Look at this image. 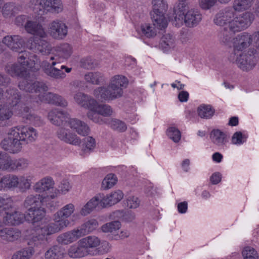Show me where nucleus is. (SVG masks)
<instances>
[{"label": "nucleus", "instance_id": "f257e3e1", "mask_svg": "<svg viewBox=\"0 0 259 259\" xmlns=\"http://www.w3.org/2000/svg\"><path fill=\"white\" fill-rule=\"evenodd\" d=\"M3 42L13 51L20 52L17 63L8 64L5 67L6 72L11 76H18L23 78L18 85L20 90L38 94L37 96L41 102L63 107L67 106V101L61 96L51 92H45L48 88L44 82L33 81L27 78L29 74L27 68L28 58H27L26 52L20 51L25 44V40L23 37L18 35H8L3 38Z\"/></svg>", "mask_w": 259, "mask_h": 259}, {"label": "nucleus", "instance_id": "f03ea898", "mask_svg": "<svg viewBox=\"0 0 259 259\" xmlns=\"http://www.w3.org/2000/svg\"><path fill=\"white\" fill-rule=\"evenodd\" d=\"M127 83V80L124 76L115 75L111 78L108 85L97 88L94 90L93 95L102 102L115 100L122 96V87L126 86Z\"/></svg>", "mask_w": 259, "mask_h": 259}, {"label": "nucleus", "instance_id": "7ed1b4c3", "mask_svg": "<svg viewBox=\"0 0 259 259\" xmlns=\"http://www.w3.org/2000/svg\"><path fill=\"white\" fill-rule=\"evenodd\" d=\"M256 52V49L250 48L243 52L231 53L229 59L235 63L243 71L248 72L252 70L256 64V60L254 55Z\"/></svg>", "mask_w": 259, "mask_h": 259}, {"label": "nucleus", "instance_id": "20e7f679", "mask_svg": "<svg viewBox=\"0 0 259 259\" xmlns=\"http://www.w3.org/2000/svg\"><path fill=\"white\" fill-rule=\"evenodd\" d=\"M152 11L150 13L153 25L159 29L165 28L167 25L164 13L167 9L166 0H152Z\"/></svg>", "mask_w": 259, "mask_h": 259}, {"label": "nucleus", "instance_id": "39448f33", "mask_svg": "<svg viewBox=\"0 0 259 259\" xmlns=\"http://www.w3.org/2000/svg\"><path fill=\"white\" fill-rule=\"evenodd\" d=\"M74 211V206L72 203L65 205L61 209L56 212L53 217V223L51 224L59 231L60 232L67 227L70 224L67 218Z\"/></svg>", "mask_w": 259, "mask_h": 259}, {"label": "nucleus", "instance_id": "423d86ee", "mask_svg": "<svg viewBox=\"0 0 259 259\" xmlns=\"http://www.w3.org/2000/svg\"><path fill=\"white\" fill-rule=\"evenodd\" d=\"M62 10L60 0H35L33 7L34 13L38 16H42L48 12H59Z\"/></svg>", "mask_w": 259, "mask_h": 259}, {"label": "nucleus", "instance_id": "0eeeda50", "mask_svg": "<svg viewBox=\"0 0 259 259\" xmlns=\"http://www.w3.org/2000/svg\"><path fill=\"white\" fill-rule=\"evenodd\" d=\"M58 232L59 231L51 223L42 226H37L35 227V233L28 243L30 245L38 246L47 241L48 236Z\"/></svg>", "mask_w": 259, "mask_h": 259}, {"label": "nucleus", "instance_id": "6e6552de", "mask_svg": "<svg viewBox=\"0 0 259 259\" xmlns=\"http://www.w3.org/2000/svg\"><path fill=\"white\" fill-rule=\"evenodd\" d=\"M18 131H15L13 127L10 130L8 137L2 141V148L10 153H16L20 151L22 143L19 137Z\"/></svg>", "mask_w": 259, "mask_h": 259}, {"label": "nucleus", "instance_id": "1a4fd4ad", "mask_svg": "<svg viewBox=\"0 0 259 259\" xmlns=\"http://www.w3.org/2000/svg\"><path fill=\"white\" fill-rule=\"evenodd\" d=\"M254 15L249 12H246L236 16L231 22L230 29L234 31H241L247 28L254 20Z\"/></svg>", "mask_w": 259, "mask_h": 259}, {"label": "nucleus", "instance_id": "9d476101", "mask_svg": "<svg viewBox=\"0 0 259 259\" xmlns=\"http://www.w3.org/2000/svg\"><path fill=\"white\" fill-rule=\"evenodd\" d=\"M72 48L68 44H63L55 49V52L49 58L53 61L52 65H56L67 60L72 54Z\"/></svg>", "mask_w": 259, "mask_h": 259}, {"label": "nucleus", "instance_id": "9b49d317", "mask_svg": "<svg viewBox=\"0 0 259 259\" xmlns=\"http://www.w3.org/2000/svg\"><path fill=\"white\" fill-rule=\"evenodd\" d=\"M56 136L61 141L73 146H79L81 140L77 135L70 130L60 127L56 132Z\"/></svg>", "mask_w": 259, "mask_h": 259}, {"label": "nucleus", "instance_id": "f8f14e48", "mask_svg": "<svg viewBox=\"0 0 259 259\" xmlns=\"http://www.w3.org/2000/svg\"><path fill=\"white\" fill-rule=\"evenodd\" d=\"M251 44V34L247 32L241 33L233 39V52L232 53L243 52Z\"/></svg>", "mask_w": 259, "mask_h": 259}, {"label": "nucleus", "instance_id": "ddd939ff", "mask_svg": "<svg viewBox=\"0 0 259 259\" xmlns=\"http://www.w3.org/2000/svg\"><path fill=\"white\" fill-rule=\"evenodd\" d=\"M189 8L186 0H181L174 6V19L172 20V21L176 27H180L184 24L185 15L190 10Z\"/></svg>", "mask_w": 259, "mask_h": 259}, {"label": "nucleus", "instance_id": "4468645a", "mask_svg": "<svg viewBox=\"0 0 259 259\" xmlns=\"http://www.w3.org/2000/svg\"><path fill=\"white\" fill-rule=\"evenodd\" d=\"M42 65L44 66V71L49 76L55 79H61L66 77V74L63 72L62 69H65L67 73L70 72L72 68H68L65 65L55 67V65H53L52 63L50 65L47 61H44L42 63Z\"/></svg>", "mask_w": 259, "mask_h": 259}, {"label": "nucleus", "instance_id": "2eb2a0df", "mask_svg": "<svg viewBox=\"0 0 259 259\" xmlns=\"http://www.w3.org/2000/svg\"><path fill=\"white\" fill-rule=\"evenodd\" d=\"M48 117L50 122L57 126H65L70 119V115L67 112L58 109L49 112Z\"/></svg>", "mask_w": 259, "mask_h": 259}, {"label": "nucleus", "instance_id": "dca6fc26", "mask_svg": "<svg viewBox=\"0 0 259 259\" xmlns=\"http://www.w3.org/2000/svg\"><path fill=\"white\" fill-rule=\"evenodd\" d=\"M235 12L231 8H226L217 13L214 18V22L218 25L228 27L230 28L231 22L234 19Z\"/></svg>", "mask_w": 259, "mask_h": 259}, {"label": "nucleus", "instance_id": "f3484780", "mask_svg": "<svg viewBox=\"0 0 259 259\" xmlns=\"http://www.w3.org/2000/svg\"><path fill=\"white\" fill-rule=\"evenodd\" d=\"M49 32L50 35L54 38L62 39L67 34V27L62 21L55 20L50 24Z\"/></svg>", "mask_w": 259, "mask_h": 259}, {"label": "nucleus", "instance_id": "a211bd4d", "mask_svg": "<svg viewBox=\"0 0 259 259\" xmlns=\"http://www.w3.org/2000/svg\"><path fill=\"white\" fill-rule=\"evenodd\" d=\"M15 131H18L19 138L23 143L26 142V143L29 142H33L35 141L37 137V133L36 130L29 126H18L14 127Z\"/></svg>", "mask_w": 259, "mask_h": 259}, {"label": "nucleus", "instance_id": "6ab92c4d", "mask_svg": "<svg viewBox=\"0 0 259 259\" xmlns=\"http://www.w3.org/2000/svg\"><path fill=\"white\" fill-rule=\"evenodd\" d=\"M28 48L35 53H40L45 55L50 54L51 51V47L47 41L37 38L30 43Z\"/></svg>", "mask_w": 259, "mask_h": 259}, {"label": "nucleus", "instance_id": "aec40b11", "mask_svg": "<svg viewBox=\"0 0 259 259\" xmlns=\"http://www.w3.org/2000/svg\"><path fill=\"white\" fill-rule=\"evenodd\" d=\"M38 22L34 21H27L25 25L26 30L30 34L38 35L41 37L46 36V33L40 22L44 21V17L40 18V16H38Z\"/></svg>", "mask_w": 259, "mask_h": 259}, {"label": "nucleus", "instance_id": "412c9836", "mask_svg": "<svg viewBox=\"0 0 259 259\" xmlns=\"http://www.w3.org/2000/svg\"><path fill=\"white\" fill-rule=\"evenodd\" d=\"M6 215L4 217V221L8 224L17 225L22 223L24 219L23 213L14 208L13 206L5 212Z\"/></svg>", "mask_w": 259, "mask_h": 259}, {"label": "nucleus", "instance_id": "4be33fe9", "mask_svg": "<svg viewBox=\"0 0 259 259\" xmlns=\"http://www.w3.org/2000/svg\"><path fill=\"white\" fill-rule=\"evenodd\" d=\"M81 237L77 228L63 233L57 237V241L61 244L68 245Z\"/></svg>", "mask_w": 259, "mask_h": 259}, {"label": "nucleus", "instance_id": "5701e85b", "mask_svg": "<svg viewBox=\"0 0 259 259\" xmlns=\"http://www.w3.org/2000/svg\"><path fill=\"white\" fill-rule=\"evenodd\" d=\"M202 20V15L197 10L191 9L188 11L184 19V23L188 27L197 26Z\"/></svg>", "mask_w": 259, "mask_h": 259}, {"label": "nucleus", "instance_id": "b1692460", "mask_svg": "<svg viewBox=\"0 0 259 259\" xmlns=\"http://www.w3.org/2000/svg\"><path fill=\"white\" fill-rule=\"evenodd\" d=\"M102 197V194L100 193L89 201L81 209V214L85 216L90 213L97 207L99 206L104 207L103 206Z\"/></svg>", "mask_w": 259, "mask_h": 259}, {"label": "nucleus", "instance_id": "393cba45", "mask_svg": "<svg viewBox=\"0 0 259 259\" xmlns=\"http://www.w3.org/2000/svg\"><path fill=\"white\" fill-rule=\"evenodd\" d=\"M74 99L78 105L90 110L96 103L95 99L80 92L76 93L74 96Z\"/></svg>", "mask_w": 259, "mask_h": 259}, {"label": "nucleus", "instance_id": "a878e982", "mask_svg": "<svg viewBox=\"0 0 259 259\" xmlns=\"http://www.w3.org/2000/svg\"><path fill=\"white\" fill-rule=\"evenodd\" d=\"M7 103L14 110L18 109L21 105V95L15 89L10 88L7 91Z\"/></svg>", "mask_w": 259, "mask_h": 259}, {"label": "nucleus", "instance_id": "bb28decb", "mask_svg": "<svg viewBox=\"0 0 259 259\" xmlns=\"http://www.w3.org/2000/svg\"><path fill=\"white\" fill-rule=\"evenodd\" d=\"M102 194V203L104 207L111 206L119 202L123 197V194L120 190H117L105 196Z\"/></svg>", "mask_w": 259, "mask_h": 259}, {"label": "nucleus", "instance_id": "cd10ccee", "mask_svg": "<svg viewBox=\"0 0 259 259\" xmlns=\"http://www.w3.org/2000/svg\"><path fill=\"white\" fill-rule=\"evenodd\" d=\"M67 123L69 125L71 128L75 130L79 135L85 136L89 133L90 129L89 126L85 123L79 119L70 118Z\"/></svg>", "mask_w": 259, "mask_h": 259}, {"label": "nucleus", "instance_id": "c85d7f7f", "mask_svg": "<svg viewBox=\"0 0 259 259\" xmlns=\"http://www.w3.org/2000/svg\"><path fill=\"white\" fill-rule=\"evenodd\" d=\"M21 232L15 228H5L0 230V237L4 240L13 242L21 237Z\"/></svg>", "mask_w": 259, "mask_h": 259}, {"label": "nucleus", "instance_id": "c756f323", "mask_svg": "<svg viewBox=\"0 0 259 259\" xmlns=\"http://www.w3.org/2000/svg\"><path fill=\"white\" fill-rule=\"evenodd\" d=\"M65 249L61 246L54 245L45 253L46 259H61L66 256Z\"/></svg>", "mask_w": 259, "mask_h": 259}, {"label": "nucleus", "instance_id": "7c9ffc66", "mask_svg": "<svg viewBox=\"0 0 259 259\" xmlns=\"http://www.w3.org/2000/svg\"><path fill=\"white\" fill-rule=\"evenodd\" d=\"M78 243L79 245H82L86 250L89 248H94L98 247L101 243V240L96 236L91 235L80 239Z\"/></svg>", "mask_w": 259, "mask_h": 259}, {"label": "nucleus", "instance_id": "2f4dec72", "mask_svg": "<svg viewBox=\"0 0 259 259\" xmlns=\"http://www.w3.org/2000/svg\"><path fill=\"white\" fill-rule=\"evenodd\" d=\"M98 221L95 219H92L84 222L77 228L81 236L83 237L95 231L98 228Z\"/></svg>", "mask_w": 259, "mask_h": 259}, {"label": "nucleus", "instance_id": "473e14b6", "mask_svg": "<svg viewBox=\"0 0 259 259\" xmlns=\"http://www.w3.org/2000/svg\"><path fill=\"white\" fill-rule=\"evenodd\" d=\"M210 137L212 143L219 146L224 145L227 142L226 134L219 129L212 130Z\"/></svg>", "mask_w": 259, "mask_h": 259}, {"label": "nucleus", "instance_id": "72a5a7b5", "mask_svg": "<svg viewBox=\"0 0 259 259\" xmlns=\"http://www.w3.org/2000/svg\"><path fill=\"white\" fill-rule=\"evenodd\" d=\"M42 197L38 194L30 195L26 197L24 206L28 208V211L39 207L42 203Z\"/></svg>", "mask_w": 259, "mask_h": 259}, {"label": "nucleus", "instance_id": "f704fd0d", "mask_svg": "<svg viewBox=\"0 0 259 259\" xmlns=\"http://www.w3.org/2000/svg\"><path fill=\"white\" fill-rule=\"evenodd\" d=\"M54 181L51 178H45L37 182L33 186V190L37 193H41L52 188Z\"/></svg>", "mask_w": 259, "mask_h": 259}, {"label": "nucleus", "instance_id": "c9c22d12", "mask_svg": "<svg viewBox=\"0 0 259 259\" xmlns=\"http://www.w3.org/2000/svg\"><path fill=\"white\" fill-rule=\"evenodd\" d=\"M45 214V209L41 207L28 211L27 214L25 216L26 219L32 223L37 222L41 221Z\"/></svg>", "mask_w": 259, "mask_h": 259}, {"label": "nucleus", "instance_id": "e433bc0d", "mask_svg": "<svg viewBox=\"0 0 259 259\" xmlns=\"http://www.w3.org/2000/svg\"><path fill=\"white\" fill-rule=\"evenodd\" d=\"M18 186L17 177L8 175L3 177L0 180V189L12 188Z\"/></svg>", "mask_w": 259, "mask_h": 259}, {"label": "nucleus", "instance_id": "4c0bfd02", "mask_svg": "<svg viewBox=\"0 0 259 259\" xmlns=\"http://www.w3.org/2000/svg\"><path fill=\"white\" fill-rule=\"evenodd\" d=\"M68 255L73 258H80L87 255V251L82 245H73L70 246L67 251Z\"/></svg>", "mask_w": 259, "mask_h": 259}, {"label": "nucleus", "instance_id": "58836bf2", "mask_svg": "<svg viewBox=\"0 0 259 259\" xmlns=\"http://www.w3.org/2000/svg\"><path fill=\"white\" fill-rule=\"evenodd\" d=\"M97 112L99 115L104 117L111 116L113 113V109L111 107L107 104H99L96 101V103L91 110Z\"/></svg>", "mask_w": 259, "mask_h": 259}, {"label": "nucleus", "instance_id": "ea45409f", "mask_svg": "<svg viewBox=\"0 0 259 259\" xmlns=\"http://www.w3.org/2000/svg\"><path fill=\"white\" fill-rule=\"evenodd\" d=\"M84 79L88 82L98 85L100 82L104 81V76L102 73L99 72H89L85 74Z\"/></svg>", "mask_w": 259, "mask_h": 259}, {"label": "nucleus", "instance_id": "a19ab883", "mask_svg": "<svg viewBox=\"0 0 259 259\" xmlns=\"http://www.w3.org/2000/svg\"><path fill=\"white\" fill-rule=\"evenodd\" d=\"M198 114L202 118H210L214 114L215 110L210 105H202L197 109Z\"/></svg>", "mask_w": 259, "mask_h": 259}, {"label": "nucleus", "instance_id": "79ce46f5", "mask_svg": "<svg viewBox=\"0 0 259 259\" xmlns=\"http://www.w3.org/2000/svg\"><path fill=\"white\" fill-rule=\"evenodd\" d=\"M12 159L11 156L5 152H0V170H10Z\"/></svg>", "mask_w": 259, "mask_h": 259}, {"label": "nucleus", "instance_id": "37998d69", "mask_svg": "<svg viewBox=\"0 0 259 259\" xmlns=\"http://www.w3.org/2000/svg\"><path fill=\"white\" fill-rule=\"evenodd\" d=\"M175 40L172 35L170 34H165L161 37L159 47L164 51H167L174 46Z\"/></svg>", "mask_w": 259, "mask_h": 259}, {"label": "nucleus", "instance_id": "c03bdc74", "mask_svg": "<svg viewBox=\"0 0 259 259\" xmlns=\"http://www.w3.org/2000/svg\"><path fill=\"white\" fill-rule=\"evenodd\" d=\"M117 178L113 174L107 175L102 181L101 188L103 190H108L113 187L117 183Z\"/></svg>", "mask_w": 259, "mask_h": 259}, {"label": "nucleus", "instance_id": "a18cd8bd", "mask_svg": "<svg viewBox=\"0 0 259 259\" xmlns=\"http://www.w3.org/2000/svg\"><path fill=\"white\" fill-rule=\"evenodd\" d=\"M34 253L31 247L26 248L16 252L12 259H30Z\"/></svg>", "mask_w": 259, "mask_h": 259}, {"label": "nucleus", "instance_id": "49530a36", "mask_svg": "<svg viewBox=\"0 0 259 259\" xmlns=\"http://www.w3.org/2000/svg\"><path fill=\"white\" fill-rule=\"evenodd\" d=\"M106 124L112 128L119 132H124L126 130V126L124 122L117 119H108Z\"/></svg>", "mask_w": 259, "mask_h": 259}, {"label": "nucleus", "instance_id": "de8ad7c7", "mask_svg": "<svg viewBox=\"0 0 259 259\" xmlns=\"http://www.w3.org/2000/svg\"><path fill=\"white\" fill-rule=\"evenodd\" d=\"M235 32L228 27H225L222 31L221 37V41L226 45H229L233 40V37Z\"/></svg>", "mask_w": 259, "mask_h": 259}, {"label": "nucleus", "instance_id": "09e8293b", "mask_svg": "<svg viewBox=\"0 0 259 259\" xmlns=\"http://www.w3.org/2000/svg\"><path fill=\"white\" fill-rule=\"evenodd\" d=\"M29 161L23 158L12 160L10 170L23 169L27 167Z\"/></svg>", "mask_w": 259, "mask_h": 259}, {"label": "nucleus", "instance_id": "8fccbe9b", "mask_svg": "<svg viewBox=\"0 0 259 259\" xmlns=\"http://www.w3.org/2000/svg\"><path fill=\"white\" fill-rule=\"evenodd\" d=\"M251 2V0H235L232 9L238 12L247 10L250 7Z\"/></svg>", "mask_w": 259, "mask_h": 259}, {"label": "nucleus", "instance_id": "3c124183", "mask_svg": "<svg viewBox=\"0 0 259 259\" xmlns=\"http://www.w3.org/2000/svg\"><path fill=\"white\" fill-rule=\"evenodd\" d=\"M80 66L86 69H92L98 66V62L91 57H87L80 60Z\"/></svg>", "mask_w": 259, "mask_h": 259}, {"label": "nucleus", "instance_id": "603ef678", "mask_svg": "<svg viewBox=\"0 0 259 259\" xmlns=\"http://www.w3.org/2000/svg\"><path fill=\"white\" fill-rule=\"evenodd\" d=\"M121 224L118 221L111 222L103 225L101 227L102 231L104 233H112L120 227Z\"/></svg>", "mask_w": 259, "mask_h": 259}, {"label": "nucleus", "instance_id": "864d4df0", "mask_svg": "<svg viewBox=\"0 0 259 259\" xmlns=\"http://www.w3.org/2000/svg\"><path fill=\"white\" fill-rule=\"evenodd\" d=\"M242 255L244 259H258V255L257 251L249 246H247L242 251Z\"/></svg>", "mask_w": 259, "mask_h": 259}, {"label": "nucleus", "instance_id": "5fc2aeb1", "mask_svg": "<svg viewBox=\"0 0 259 259\" xmlns=\"http://www.w3.org/2000/svg\"><path fill=\"white\" fill-rule=\"evenodd\" d=\"M142 34L148 38L153 37L156 35L155 28L149 24H144L141 26Z\"/></svg>", "mask_w": 259, "mask_h": 259}, {"label": "nucleus", "instance_id": "6e6d98bb", "mask_svg": "<svg viewBox=\"0 0 259 259\" xmlns=\"http://www.w3.org/2000/svg\"><path fill=\"white\" fill-rule=\"evenodd\" d=\"M167 135L175 143L178 142L181 137L180 131L175 127H169L167 130Z\"/></svg>", "mask_w": 259, "mask_h": 259}, {"label": "nucleus", "instance_id": "4d7b16f0", "mask_svg": "<svg viewBox=\"0 0 259 259\" xmlns=\"http://www.w3.org/2000/svg\"><path fill=\"white\" fill-rule=\"evenodd\" d=\"M13 115V111L9 109L7 105H0V120H8Z\"/></svg>", "mask_w": 259, "mask_h": 259}, {"label": "nucleus", "instance_id": "13d9d810", "mask_svg": "<svg viewBox=\"0 0 259 259\" xmlns=\"http://www.w3.org/2000/svg\"><path fill=\"white\" fill-rule=\"evenodd\" d=\"M13 200L10 197L6 195L0 196V208H3L5 212L12 208Z\"/></svg>", "mask_w": 259, "mask_h": 259}, {"label": "nucleus", "instance_id": "bf43d9fd", "mask_svg": "<svg viewBox=\"0 0 259 259\" xmlns=\"http://www.w3.org/2000/svg\"><path fill=\"white\" fill-rule=\"evenodd\" d=\"M15 7V4L13 3H8L5 4L2 9L4 17L8 18L13 16Z\"/></svg>", "mask_w": 259, "mask_h": 259}, {"label": "nucleus", "instance_id": "052dcab7", "mask_svg": "<svg viewBox=\"0 0 259 259\" xmlns=\"http://www.w3.org/2000/svg\"><path fill=\"white\" fill-rule=\"evenodd\" d=\"M246 139L245 135L241 132H236L232 136L231 142L233 144L240 145L243 144Z\"/></svg>", "mask_w": 259, "mask_h": 259}, {"label": "nucleus", "instance_id": "680f3d73", "mask_svg": "<svg viewBox=\"0 0 259 259\" xmlns=\"http://www.w3.org/2000/svg\"><path fill=\"white\" fill-rule=\"evenodd\" d=\"M97 112L91 110L88 113V117L89 119L92 120L95 123L102 124L103 123L106 124V120L107 119H103L99 116Z\"/></svg>", "mask_w": 259, "mask_h": 259}, {"label": "nucleus", "instance_id": "e2e57ef3", "mask_svg": "<svg viewBox=\"0 0 259 259\" xmlns=\"http://www.w3.org/2000/svg\"><path fill=\"white\" fill-rule=\"evenodd\" d=\"M18 186L23 191L29 189L31 186L30 180L24 177H21L19 178L17 177Z\"/></svg>", "mask_w": 259, "mask_h": 259}, {"label": "nucleus", "instance_id": "0e129e2a", "mask_svg": "<svg viewBox=\"0 0 259 259\" xmlns=\"http://www.w3.org/2000/svg\"><path fill=\"white\" fill-rule=\"evenodd\" d=\"M217 2V0H198V4L201 9L207 10L214 6Z\"/></svg>", "mask_w": 259, "mask_h": 259}, {"label": "nucleus", "instance_id": "69168bd1", "mask_svg": "<svg viewBox=\"0 0 259 259\" xmlns=\"http://www.w3.org/2000/svg\"><path fill=\"white\" fill-rule=\"evenodd\" d=\"M140 204V201L137 197L129 196L126 199V205L130 208H136Z\"/></svg>", "mask_w": 259, "mask_h": 259}, {"label": "nucleus", "instance_id": "338daca9", "mask_svg": "<svg viewBox=\"0 0 259 259\" xmlns=\"http://www.w3.org/2000/svg\"><path fill=\"white\" fill-rule=\"evenodd\" d=\"M71 186L69 182L67 180H63L59 186L58 192L61 191L62 194H65L71 189Z\"/></svg>", "mask_w": 259, "mask_h": 259}, {"label": "nucleus", "instance_id": "774afa93", "mask_svg": "<svg viewBox=\"0 0 259 259\" xmlns=\"http://www.w3.org/2000/svg\"><path fill=\"white\" fill-rule=\"evenodd\" d=\"M85 148L89 150H93L96 146L95 140L92 137H88L84 139Z\"/></svg>", "mask_w": 259, "mask_h": 259}]
</instances>
